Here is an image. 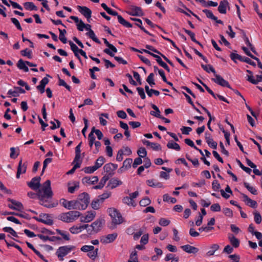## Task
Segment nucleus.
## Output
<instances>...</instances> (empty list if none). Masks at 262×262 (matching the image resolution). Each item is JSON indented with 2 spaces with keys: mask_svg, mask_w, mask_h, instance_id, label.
<instances>
[{
  "mask_svg": "<svg viewBox=\"0 0 262 262\" xmlns=\"http://www.w3.org/2000/svg\"><path fill=\"white\" fill-rule=\"evenodd\" d=\"M182 93L183 94V95L185 96L186 99H187L188 102L191 104V105L192 106V107H193V108L194 110H195L198 113H199V114H202V113L201 112V111L198 108H196L193 101H192L190 97L187 95L186 93H185V92H183Z\"/></svg>",
  "mask_w": 262,
  "mask_h": 262,
  "instance_id": "39",
  "label": "nucleus"
},
{
  "mask_svg": "<svg viewBox=\"0 0 262 262\" xmlns=\"http://www.w3.org/2000/svg\"><path fill=\"white\" fill-rule=\"evenodd\" d=\"M122 201L124 204L127 205L128 206H132L133 207H135L136 206L135 201L134 200H132V198L128 196L123 198Z\"/></svg>",
  "mask_w": 262,
  "mask_h": 262,
  "instance_id": "31",
  "label": "nucleus"
},
{
  "mask_svg": "<svg viewBox=\"0 0 262 262\" xmlns=\"http://www.w3.org/2000/svg\"><path fill=\"white\" fill-rule=\"evenodd\" d=\"M132 162L133 160L132 159L127 158L123 162V167H125L126 168H130Z\"/></svg>",
  "mask_w": 262,
  "mask_h": 262,
  "instance_id": "61",
  "label": "nucleus"
},
{
  "mask_svg": "<svg viewBox=\"0 0 262 262\" xmlns=\"http://www.w3.org/2000/svg\"><path fill=\"white\" fill-rule=\"evenodd\" d=\"M59 31V40L63 43H66L67 42V38L65 37V34L67 33V31L65 29L61 30L60 29H58Z\"/></svg>",
  "mask_w": 262,
  "mask_h": 262,
  "instance_id": "36",
  "label": "nucleus"
},
{
  "mask_svg": "<svg viewBox=\"0 0 262 262\" xmlns=\"http://www.w3.org/2000/svg\"><path fill=\"white\" fill-rule=\"evenodd\" d=\"M103 52L110 56L114 57V59L119 63H122L123 64H126L127 63V61L123 58L115 56V54L108 49H104Z\"/></svg>",
  "mask_w": 262,
  "mask_h": 262,
  "instance_id": "20",
  "label": "nucleus"
},
{
  "mask_svg": "<svg viewBox=\"0 0 262 262\" xmlns=\"http://www.w3.org/2000/svg\"><path fill=\"white\" fill-rule=\"evenodd\" d=\"M256 79L252 75H247V80L253 84H257L258 82H262V75H256Z\"/></svg>",
  "mask_w": 262,
  "mask_h": 262,
  "instance_id": "22",
  "label": "nucleus"
},
{
  "mask_svg": "<svg viewBox=\"0 0 262 262\" xmlns=\"http://www.w3.org/2000/svg\"><path fill=\"white\" fill-rule=\"evenodd\" d=\"M223 213L227 216L231 217L233 216V211L232 210L229 208H224L223 209Z\"/></svg>",
  "mask_w": 262,
  "mask_h": 262,
  "instance_id": "64",
  "label": "nucleus"
},
{
  "mask_svg": "<svg viewBox=\"0 0 262 262\" xmlns=\"http://www.w3.org/2000/svg\"><path fill=\"white\" fill-rule=\"evenodd\" d=\"M17 67L19 70H23L25 72L29 71V68L27 66L26 61H24L22 59H20L17 63Z\"/></svg>",
  "mask_w": 262,
  "mask_h": 262,
  "instance_id": "29",
  "label": "nucleus"
},
{
  "mask_svg": "<svg viewBox=\"0 0 262 262\" xmlns=\"http://www.w3.org/2000/svg\"><path fill=\"white\" fill-rule=\"evenodd\" d=\"M109 178L110 177L108 176H106V175L104 176L100 180V181L99 182V184L94 186L93 188L95 189H102L104 187L105 184L106 183V181L109 179Z\"/></svg>",
  "mask_w": 262,
  "mask_h": 262,
  "instance_id": "27",
  "label": "nucleus"
},
{
  "mask_svg": "<svg viewBox=\"0 0 262 262\" xmlns=\"http://www.w3.org/2000/svg\"><path fill=\"white\" fill-rule=\"evenodd\" d=\"M230 57L235 63H236L237 59L242 61L243 58V56L235 53H231L230 55Z\"/></svg>",
  "mask_w": 262,
  "mask_h": 262,
  "instance_id": "47",
  "label": "nucleus"
},
{
  "mask_svg": "<svg viewBox=\"0 0 262 262\" xmlns=\"http://www.w3.org/2000/svg\"><path fill=\"white\" fill-rule=\"evenodd\" d=\"M181 248L185 252L190 254H196L199 251V249L198 248L192 246L190 245L182 246H181Z\"/></svg>",
  "mask_w": 262,
  "mask_h": 262,
  "instance_id": "19",
  "label": "nucleus"
},
{
  "mask_svg": "<svg viewBox=\"0 0 262 262\" xmlns=\"http://www.w3.org/2000/svg\"><path fill=\"white\" fill-rule=\"evenodd\" d=\"M96 170L97 169L94 166L85 167L83 169L85 173H92Z\"/></svg>",
  "mask_w": 262,
  "mask_h": 262,
  "instance_id": "55",
  "label": "nucleus"
},
{
  "mask_svg": "<svg viewBox=\"0 0 262 262\" xmlns=\"http://www.w3.org/2000/svg\"><path fill=\"white\" fill-rule=\"evenodd\" d=\"M20 54L23 56L27 57L29 59L32 58V51L28 48L20 51Z\"/></svg>",
  "mask_w": 262,
  "mask_h": 262,
  "instance_id": "49",
  "label": "nucleus"
},
{
  "mask_svg": "<svg viewBox=\"0 0 262 262\" xmlns=\"http://www.w3.org/2000/svg\"><path fill=\"white\" fill-rule=\"evenodd\" d=\"M8 201L12 203L11 205L9 204L8 205L10 208L18 211L23 209V205L20 202L11 199H8Z\"/></svg>",
  "mask_w": 262,
  "mask_h": 262,
  "instance_id": "17",
  "label": "nucleus"
},
{
  "mask_svg": "<svg viewBox=\"0 0 262 262\" xmlns=\"http://www.w3.org/2000/svg\"><path fill=\"white\" fill-rule=\"evenodd\" d=\"M164 202H170L172 204H174L177 202V199L174 198L170 196L168 194H165L163 196Z\"/></svg>",
  "mask_w": 262,
  "mask_h": 262,
  "instance_id": "48",
  "label": "nucleus"
},
{
  "mask_svg": "<svg viewBox=\"0 0 262 262\" xmlns=\"http://www.w3.org/2000/svg\"><path fill=\"white\" fill-rule=\"evenodd\" d=\"M210 210L213 212H219L221 211V208L219 204L215 203L211 206Z\"/></svg>",
  "mask_w": 262,
  "mask_h": 262,
  "instance_id": "62",
  "label": "nucleus"
},
{
  "mask_svg": "<svg viewBox=\"0 0 262 262\" xmlns=\"http://www.w3.org/2000/svg\"><path fill=\"white\" fill-rule=\"evenodd\" d=\"M70 183H68V185H70ZM73 186L68 187V192L70 193H73L76 189H78L79 187V182L75 181L73 182Z\"/></svg>",
  "mask_w": 262,
  "mask_h": 262,
  "instance_id": "41",
  "label": "nucleus"
},
{
  "mask_svg": "<svg viewBox=\"0 0 262 262\" xmlns=\"http://www.w3.org/2000/svg\"><path fill=\"white\" fill-rule=\"evenodd\" d=\"M105 162V158L102 156H100L96 161L94 165L97 169L101 167Z\"/></svg>",
  "mask_w": 262,
  "mask_h": 262,
  "instance_id": "42",
  "label": "nucleus"
},
{
  "mask_svg": "<svg viewBox=\"0 0 262 262\" xmlns=\"http://www.w3.org/2000/svg\"><path fill=\"white\" fill-rule=\"evenodd\" d=\"M212 188L215 191H217L221 188V185L219 183L217 180H215L212 183Z\"/></svg>",
  "mask_w": 262,
  "mask_h": 262,
  "instance_id": "60",
  "label": "nucleus"
},
{
  "mask_svg": "<svg viewBox=\"0 0 262 262\" xmlns=\"http://www.w3.org/2000/svg\"><path fill=\"white\" fill-rule=\"evenodd\" d=\"M86 35L88 36L91 39H92L94 41L97 43H101L99 39L96 36L93 30H91V31H89L86 33Z\"/></svg>",
  "mask_w": 262,
  "mask_h": 262,
  "instance_id": "38",
  "label": "nucleus"
},
{
  "mask_svg": "<svg viewBox=\"0 0 262 262\" xmlns=\"http://www.w3.org/2000/svg\"><path fill=\"white\" fill-rule=\"evenodd\" d=\"M102 203V201L98 198L92 201L91 203V206L93 209L97 210L99 208L100 205Z\"/></svg>",
  "mask_w": 262,
  "mask_h": 262,
  "instance_id": "35",
  "label": "nucleus"
},
{
  "mask_svg": "<svg viewBox=\"0 0 262 262\" xmlns=\"http://www.w3.org/2000/svg\"><path fill=\"white\" fill-rule=\"evenodd\" d=\"M146 184L150 187L156 188H162L163 187V184L154 179L148 180L146 181Z\"/></svg>",
  "mask_w": 262,
  "mask_h": 262,
  "instance_id": "26",
  "label": "nucleus"
},
{
  "mask_svg": "<svg viewBox=\"0 0 262 262\" xmlns=\"http://www.w3.org/2000/svg\"><path fill=\"white\" fill-rule=\"evenodd\" d=\"M167 147L169 149H173L177 151H179L181 149L180 146L178 143L172 141L168 142Z\"/></svg>",
  "mask_w": 262,
  "mask_h": 262,
  "instance_id": "37",
  "label": "nucleus"
},
{
  "mask_svg": "<svg viewBox=\"0 0 262 262\" xmlns=\"http://www.w3.org/2000/svg\"><path fill=\"white\" fill-rule=\"evenodd\" d=\"M52 198H48L45 194L42 193V190H38V199L39 200V204L45 207L51 208L55 207L58 205V202L53 203L51 199Z\"/></svg>",
  "mask_w": 262,
  "mask_h": 262,
  "instance_id": "4",
  "label": "nucleus"
},
{
  "mask_svg": "<svg viewBox=\"0 0 262 262\" xmlns=\"http://www.w3.org/2000/svg\"><path fill=\"white\" fill-rule=\"evenodd\" d=\"M103 169L107 174V175L106 176H108L109 177H112L114 173V171L112 169V167L110 163L104 165L103 166Z\"/></svg>",
  "mask_w": 262,
  "mask_h": 262,
  "instance_id": "33",
  "label": "nucleus"
},
{
  "mask_svg": "<svg viewBox=\"0 0 262 262\" xmlns=\"http://www.w3.org/2000/svg\"><path fill=\"white\" fill-rule=\"evenodd\" d=\"M77 203V210H85L88 206L90 197L89 194L86 192H83L80 194L77 200H75Z\"/></svg>",
  "mask_w": 262,
  "mask_h": 262,
  "instance_id": "3",
  "label": "nucleus"
},
{
  "mask_svg": "<svg viewBox=\"0 0 262 262\" xmlns=\"http://www.w3.org/2000/svg\"><path fill=\"white\" fill-rule=\"evenodd\" d=\"M228 238L231 244L233 247L236 248L239 247V241L238 239L232 234L229 235Z\"/></svg>",
  "mask_w": 262,
  "mask_h": 262,
  "instance_id": "30",
  "label": "nucleus"
},
{
  "mask_svg": "<svg viewBox=\"0 0 262 262\" xmlns=\"http://www.w3.org/2000/svg\"><path fill=\"white\" fill-rule=\"evenodd\" d=\"M25 92V91L23 88L18 86H14L13 90H9L7 94L13 97H17L19 96V94H24Z\"/></svg>",
  "mask_w": 262,
  "mask_h": 262,
  "instance_id": "18",
  "label": "nucleus"
},
{
  "mask_svg": "<svg viewBox=\"0 0 262 262\" xmlns=\"http://www.w3.org/2000/svg\"><path fill=\"white\" fill-rule=\"evenodd\" d=\"M40 177H34L30 182H28V186L33 190H38L40 186Z\"/></svg>",
  "mask_w": 262,
  "mask_h": 262,
  "instance_id": "12",
  "label": "nucleus"
},
{
  "mask_svg": "<svg viewBox=\"0 0 262 262\" xmlns=\"http://www.w3.org/2000/svg\"><path fill=\"white\" fill-rule=\"evenodd\" d=\"M220 248V246L217 244H214L211 245L210 248V250H209L206 253V255L207 256H210L214 255L215 251L219 250Z\"/></svg>",
  "mask_w": 262,
  "mask_h": 262,
  "instance_id": "32",
  "label": "nucleus"
},
{
  "mask_svg": "<svg viewBox=\"0 0 262 262\" xmlns=\"http://www.w3.org/2000/svg\"><path fill=\"white\" fill-rule=\"evenodd\" d=\"M42 190V193L48 198H52L53 193L51 187V181L49 180H47L43 184L42 188L40 189Z\"/></svg>",
  "mask_w": 262,
  "mask_h": 262,
  "instance_id": "9",
  "label": "nucleus"
},
{
  "mask_svg": "<svg viewBox=\"0 0 262 262\" xmlns=\"http://www.w3.org/2000/svg\"><path fill=\"white\" fill-rule=\"evenodd\" d=\"M183 30L186 34H187L190 37L192 41H193L194 42H196V40L195 38V34L193 32H191L190 30H187L185 28H183Z\"/></svg>",
  "mask_w": 262,
  "mask_h": 262,
  "instance_id": "59",
  "label": "nucleus"
},
{
  "mask_svg": "<svg viewBox=\"0 0 262 262\" xmlns=\"http://www.w3.org/2000/svg\"><path fill=\"white\" fill-rule=\"evenodd\" d=\"M60 204L65 208L69 210L77 209V203L75 200L68 201L65 199H61L59 201Z\"/></svg>",
  "mask_w": 262,
  "mask_h": 262,
  "instance_id": "8",
  "label": "nucleus"
},
{
  "mask_svg": "<svg viewBox=\"0 0 262 262\" xmlns=\"http://www.w3.org/2000/svg\"><path fill=\"white\" fill-rule=\"evenodd\" d=\"M118 234L116 233L107 234L106 236H102L100 242L103 244H108L113 242L117 237Z\"/></svg>",
  "mask_w": 262,
  "mask_h": 262,
  "instance_id": "14",
  "label": "nucleus"
},
{
  "mask_svg": "<svg viewBox=\"0 0 262 262\" xmlns=\"http://www.w3.org/2000/svg\"><path fill=\"white\" fill-rule=\"evenodd\" d=\"M75 249V247L72 245L61 246L57 249L56 254L59 258L60 260H63V257Z\"/></svg>",
  "mask_w": 262,
  "mask_h": 262,
  "instance_id": "5",
  "label": "nucleus"
},
{
  "mask_svg": "<svg viewBox=\"0 0 262 262\" xmlns=\"http://www.w3.org/2000/svg\"><path fill=\"white\" fill-rule=\"evenodd\" d=\"M25 8L26 10L32 11H37L38 10L37 7L34 4L33 2H26L24 4Z\"/></svg>",
  "mask_w": 262,
  "mask_h": 262,
  "instance_id": "34",
  "label": "nucleus"
},
{
  "mask_svg": "<svg viewBox=\"0 0 262 262\" xmlns=\"http://www.w3.org/2000/svg\"><path fill=\"white\" fill-rule=\"evenodd\" d=\"M129 15L135 16H142L144 13L142 9L137 6H131L129 8V10L127 12Z\"/></svg>",
  "mask_w": 262,
  "mask_h": 262,
  "instance_id": "11",
  "label": "nucleus"
},
{
  "mask_svg": "<svg viewBox=\"0 0 262 262\" xmlns=\"http://www.w3.org/2000/svg\"><path fill=\"white\" fill-rule=\"evenodd\" d=\"M106 12L110 15L117 16L118 22L123 26L126 28L132 27V24H131L128 21H126L125 19H124L121 15H119L117 11H114L110 8L108 10L106 11Z\"/></svg>",
  "mask_w": 262,
  "mask_h": 262,
  "instance_id": "7",
  "label": "nucleus"
},
{
  "mask_svg": "<svg viewBox=\"0 0 262 262\" xmlns=\"http://www.w3.org/2000/svg\"><path fill=\"white\" fill-rule=\"evenodd\" d=\"M186 158L188 161H190L192 163L194 166L198 167L199 166L200 164L198 159L196 158L194 159H191L190 156L188 154L186 155Z\"/></svg>",
  "mask_w": 262,
  "mask_h": 262,
  "instance_id": "57",
  "label": "nucleus"
},
{
  "mask_svg": "<svg viewBox=\"0 0 262 262\" xmlns=\"http://www.w3.org/2000/svg\"><path fill=\"white\" fill-rule=\"evenodd\" d=\"M104 223V220L102 219H98L94 222L87 229L88 233H91L92 231L95 233L98 232L102 227L103 224Z\"/></svg>",
  "mask_w": 262,
  "mask_h": 262,
  "instance_id": "6",
  "label": "nucleus"
},
{
  "mask_svg": "<svg viewBox=\"0 0 262 262\" xmlns=\"http://www.w3.org/2000/svg\"><path fill=\"white\" fill-rule=\"evenodd\" d=\"M137 154L140 157L145 158L147 155V151L144 147H140L138 150Z\"/></svg>",
  "mask_w": 262,
  "mask_h": 262,
  "instance_id": "56",
  "label": "nucleus"
},
{
  "mask_svg": "<svg viewBox=\"0 0 262 262\" xmlns=\"http://www.w3.org/2000/svg\"><path fill=\"white\" fill-rule=\"evenodd\" d=\"M254 214V220L257 224H259L261 222V216L260 214L255 211L253 212Z\"/></svg>",
  "mask_w": 262,
  "mask_h": 262,
  "instance_id": "51",
  "label": "nucleus"
},
{
  "mask_svg": "<svg viewBox=\"0 0 262 262\" xmlns=\"http://www.w3.org/2000/svg\"><path fill=\"white\" fill-rule=\"evenodd\" d=\"M109 215L112 219V224L110 227L111 229L116 228L117 225L121 224L123 222V219L119 211L114 208H110L107 209Z\"/></svg>",
  "mask_w": 262,
  "mask_h": 262,
  "instance_id": "1",
  "label": "nucleus"
},
{
  "mask_svg": "<svg viewBox=\"0 0 262 262\" xmlns=\"http://www.w3.org/2000/svg\"><path fill=\"white\" fill-rule=\"evenodd\" d=\"M33 219H35L37 221L44 223L48 225H52L53 223L52 220L49 218V216L47 214L40 215L39 217H34Z\"/></svg>",
  "mask_w": 262,
  "mask_h": 262,
  "instance_id": "15",
  "label": "nucleus"
},
{
  "mask_svg": "<svg viewBox=\"0 0 262 262\" xmlns=\"http://www.w3.org/2000/svg\"><path fill=\"white\" fill-rule=\"evenodd\" d=\"M77 9L86 18H91L92 12L90 9L86 6H77Z\"/></svg>",
  "mask_w": 262,
  "mask_h": 262,
  "instance_id": "13",
  "label": "nucleus"
},
{
  "mask_svg": "<svg viewBox=\"0 0 262 262\" xmlns=\"http://www.w3.org/2000/svg\"><path fill=\"white\" fill-rule=\"evenodd\" d=\"M3 230L15 237H18L17 233L11 227H4Z\"/></svg>",
  "mask_w": 262,
  "mask_h": 262,
  "instance_id": "50",
  "label": "nucleus"
},
{
  "mask_svg": "<svg viewBox=\"0 0 262 262\" xmlns=\"http://www.w3.org/2000/svg\"><path fill=\"white\" fill-rule=\"evenodd\" d=\"M81 213L78 211L72 210L65 213H60L58 219L65 223H71L77 220L80 215Z\"/></svg>",
  "mask_w": 262,
  "mask_h": 262,
  "instance_id": "2",
  "label": "nucleus"
},
{
  "mask_svg": "<svg viewBox=\"0 0 262 262\" xmlns=\"http://www.w3.org/2000/svg\"><path fill=\"white\" fill-rule=\"evenodd\" d=\"M151 203L150 200L148 197L142 199L139 202V204L141 206L145 207L149 205Z\"/></svg>",
  "mask_w": 262,
  "mask_h": 262,
  "instance_id": "53",
  "label": "nucleus"
},
{
  "mask_svg": "<svg viewBox=\"0 0 262 262\" xmlns=\"http://www.w3.org/2000/svg\"><path fill=\"white\" fill-rule=\"evenodd\" d=\"M98 248H96L95 249H94V250H93V251H89L87 255L92 259L94 260L98 256Z\"/></svg>",
  "mask_w": 262,
  "mask_h": 262,
  "instance_id": "45",
  "label": "nucleus"
},
{
  "mask_svg": "<svg viewBox=\"0 0 262 262\" xmlns=\"http://www.w3.org/2000/svg\"><path fill=\"white\" fill-rule=\"evenodd\" d=\"M27 166L28 162L25 161L23 162L22 159H20L19 161L17 170L19 171V170H20V172L21 173H25L26 172Z\"/></svg>",
  "mask_w": 262,
  "mask_h": 262,
  "instance_id": "28",
  "label": "nucleus"
},
{
  "mask_svg": "<svg viewBox=\"0 0 262 262\" xmlns=\"http://www.w3.org/2000/svg\"><path fill=\"white\" fill-rule=\"evenodd\" d=\"M122 182L120 180H118L117 178H112L108 182V186L112 188H115L117 186L122 185Z\"/></svg>",
  "mask_w": 262,
  "mask_h": 262,
  "instance_id": "25",
  "label": "nucleus"
},
{
  "mask_svg": "<svg viewBox=\"0 0 262 262\" xmlns=\"http://www.w3.org/2000/svg\"><path fill=\"white\" fill-rule=\"evenodd\" d=\"M2 3L5 4V5L10 7V5H12L13 8L14 9H18L19 10H22L23 7L19 5L18 3L13 2L11 0H9V1H7V0H1Z\"/></svg>",
  "mask_w": 262,
  "mask_h": 262,
  "instance_id": "23",
  "label": "nucleus"
},
{
  "mask_svg": "<svg viewBox=\"0 0 262 262\" xmlns=\"http://www.w3.org/2000/svg\"><path fill=\"white\" fill-rule=\"evenodd\" d=\"M154 73H150L149 75L148 76L146 81L148 82V83L149 84L150 86H153V85H155V82L154 79Z\"/></svg>",
  "mask_w": 262,
  "mask_h": 262,
  "instance_id": "52",
  "label": "nucleus"
},
{
  "mask_svg": "<svg viewBox=\"0 0 262 262\" xmlns=\"http://www.w3.org/2000/svg\"><path fill=\"white\" fill-rule=\"evenodd\" d=\"M201 67L204 70H205L207 73L212 72L214 74V75L215 74L216 72L215 71V69L213 68V67L210 65H205L203 63L201 64Z\"/></svg>",
  "mask_w": 262,
  "mask_h": 262,
  "instance_id": "40",
  "label": "nucleus"
},
{
  "mask_svg": "<svg viewBox=\"0 0 262 262\" xmlns=\"http://www.w3.org/2000/svg\"><path fill=\"white\" fill-rule=\"evenodd\" d=\"M215 78H212V80L217 84L223 87L230 88L229 82L225 80L221 76L215 73L214 75Z\"/></svg>",
  "mask_w": 262,
  "mask_h": 262,
  "instance_id": "10",
  "label": "nucleus"
},
{
  "mask_svg": "<svg viewBox=\"0 0 262 262\" xmlns=\"http://www.w3.org/2000/svg\"><path fill=\"white\" fill-rule=\"evenodd\" d=\"M98 180L97 176H92V177L86 176L82 178V183L85 185H94L97 183Z\"/></svg>",
  "mask_w": 262,
  "mask_h": 262,
  "instance_id": "16",
  "label": "nucleus"
},
{
  "mask_svg": "<svg viewBox=\"0 0 262 262\" xmlns=\"http://www.w3.org/2000/svg\"><path fill=\"white\" fill-rule=\"evenodd\" d=\"M143 51H144V52L152 56V57H154V58H155L156 59V61L158 63L159 65H160V64L163 62V60H162L161 57L158 55L155 54L151 53L150 51L146 50V49H143Z\"/></svg>",
  "mask_w": 262,
  "mask_h": 262,
  "instance_id": "43",
  "label": "nucleus"
},
{
  "mask_svg": "<svg viewBox=\"0 0 262 262\" xmlns=\"http://www.w3.org/2000/svg\"><path fill=\"white\" fill-rule=\"evenodd\" d=\"M96 213L94 211H88L85 215L86 220L90 222L92 221L95 217Z\"/></svg>",
  "mask_w": 262,
  "mask_h": 262,
  "instance_id": "44",
  "label": "nucleus"
},
{
  "mask_svg": "<svg viewBox=\"0 0 262 262\" xmlns=\"http://www.w3.org/2000/svg\"><path fill=\"white\" fill-rule=\"evenodd\" d=\"M81 250L84 252H89L94 250V247L92 245H84L81 248Z\"/></svg>",
  "mask_w": 262,
  "mask_h": 262,
  "instance_id": "58",
  "label": "nucleus"
},
{
  "mask_svg": "<svg viewBox=\"0 0 262 262\" xmlns=\"http://www.w3.org/2000/svg\"><path fill=\"white\" fill-rule=\"evenodd\" d=\"M205 139L209 147L214 149L217 148V144L216 142L213 141L210 134H208L207 133H205Z\"/></svg>",
  "mask_w": 262,
  "mask_h": 262,
  "instance_id": "21",
  "label": "nucleus"
},
{
  "mask_svg": "<svg viewBox=\"0 0 262 262\" xmlns=\"http://www.w3.org/2000/svg\"><path fill=\"white\" fill-rule=\"evenodd\" d=\"M229 5L228 2L226 1H221L218 7V11L221 14L226 13V7Z\"/></svg>",
  "mask_w": 262,
  "mask_h": 262,
  "instance_id": "24",
  "label": "nucleus"
},
{
  "mask_svg": "<svg viewBox=\"0 0 262 262\" xmlns=\"http://www.w3.org/2000/svg\"><path fill=\"white\" fill-rule=\"evenodd\" d=\"M244 185L245 187L252 194L254 195L257 194V190L254 187L251 186L248 183L244 182Z\"/></svg>",
  "mask_w": 262,
  "mask_h": 262,
  "instance_id": "46",
  "label": "nucleus"
},
{
  "mask_svg": "<svg viewBox=\"0 0 262 262\" xmlns=\"http://www.w3.org/2000/svg\"><path fill=\"white\" fill-rule=\"evenodd\" d=\"M11 20L18 30L22 31L23 29L20 25V23L16 18H11Z\"/></svg>",
  "mask_w": 262,
  "mask_h": 262,
  "instance_id": "63",
  "label": "nucleus"
},
{
  "mask_svg": "<svg viewBox=\"0 0 262 262\" xmlns=\"http://www.w3.org/2000/svg\"><path fill=\"white\" fill-rule=\"evenodd\" d=\"M52 161V159L51 158H46L43 162V167L41 171V175H42L45 172L46 168H47L48 164L50 163Z\"/></svg>",
  "mask_w": 262,
  "mask_h": 262,
  "instance_id": "54",
  "label": "nucleus"
}]
</instances>
